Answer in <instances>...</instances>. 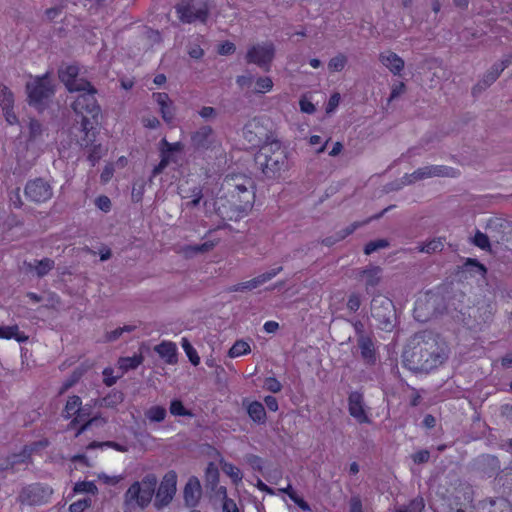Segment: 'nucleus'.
<instances>
[{"instance_id":"obj_1","label":"nucleus","mask_w":512,"mask_h":512,"mask_svg":"<svg viewBox=\"0 0 512 512\" xmlns=\"http://www.w3.org/2000/svg\"><path fill=\"white\" fill-rule=\"evenodd\" d=\"M253 182L245 176H227L223 183L224 194L215 200H205V215L218 216L223 221H238L251 210L255 194Z\"/></svg>"},{"instance_id":"obj_2","label":"nucleus","mask_w":512,"mask_h":512,"mask_svg":"<svg viewBox=\"0 0 512 512\" xmlns=\"http://www.w3.org/2000/svg\"><path fill=\"white\" fill-rule=\"evenodd\" d=\"M410 345L404 357L414 370L428 372L441 365L448 357L445 341L430 331L415 334Z\"/></svg>"},{"instance_id":"obj_3","label":"nucleus","mask_w":512,"mask_h":512,"mask_svg":"<svg viewBox=\"0 0 512 512\" xmlns=\"http://www.w3.org/2000/svg\"><path fill=\"white\" fill-rule=\"evenodd\" d=\"M255 163L264 176L269 179L279 178L289 169L286 148L276 139L267 141L260 147L255 155Z\"/></svg>"},{"instance_id":"obj_4","label":"nucleus","mask_w":512,"mask_h":512,"mask_svg":"<svg viewBox=\"0 0 512 512\" xmlns=\"http://www.w3.org/2000/svg\"><path fill=\"white\" fill-rule=\"evenodd\" d=\"M73 93H75L76 96L71 104L72 109L75 113L83 116L82 127L83 130H87L89 120L85 115L96 118L100 113V107L95 98L96 89L89 83L88 89L74 91Z\"/></svg>"},{"instance_id":"obj_5","label":"nucleus","mask_w":512,"mask_h":512,"mask_svg":"<svg viewBox=\"0 0 512 512\" xmlns=\"http://www.w3.org/2000/svg\"><path fill=\"white\" fill-rule=\"evenodd\" d=\"M157 485V477L146 475L142 481L134 482L125 493L126 504L136 503L139 507H146L152 500Z\"/></svg>"},{"instance_id":"obj_6","label":"nucleus","mask_w":512,"mask_h":512,"mask_svg":"<svg viewBox=\"0 0 512 512\" xmlns=\"http://www.w3.org/2000/svg\"><path fill=\"white\" fill-rule=\"evenodd\" d=\"M209 13L208 0H188L177 6L179 19L184 23L205 22Z\"/></svg>"},{"instance_id":"obj_7","label":"nucleus","mask_w":512,"mask_h":512,"mask_svg":"<svg viewBox=\"0 0 512 512\" xmlns=\"http://www.w3.org/2000/svg\"><path fill=\"white\" fill-rule=\"evenodd\" d=\"M274 56V44L271 41H265L251 45L246 52L245 59L247 63L255 64L268 71Z\"/></svg>"},{"instance_id":"obj_8","label":"nucleus","mask_w":512,"mask_h":512,"mask_svg":"<svg viewBox=\"0 0 512 512\" xmlns=\"http://www.w3.org/2000/svg\"><path fill=\"white\" fill-rule=\"evenodd\" d=\"M30 104L40 105L54 94L50 77L45 74L29 81L26 85Z\"/></svg>"},{"instance_id":"obj_9","label":"nucleus","mask_w":512,"mask_h":512,"mask_svg":"<svg viewBox=\"0 0 512 512\" xmlns=\"http://www.w3.org/2000/svg\"><path fill=\"white\" fill-rule=\"evenodd\" d=\"M458 175L454 168L443 165H428L420 167L411 174H405L402 183L405 185L413 184L417 181L433 177H456Z\"/></svg>"},{"instance_id":"obj_10","label":"nucleus","mask_w":512,"mask_h":512,"mask_svg":"<svg viewBox=\"0 0 512 512\" xmlns=\"http://www.w3.org/2000/svg\"><path fill=\"white\" fill-rule=\"evenodd\" d=\"M53 490L49 486L33 484L23 488L18 496L21 503L27 505H40L48 502Z\"/></svg>"},{"instance_id":"obj_11","label":"nucleus","mask_w":512,"mask_h":512,"mask_svg":"<svg viewBox=\"0 0 512 512\" xmlns=\"http://www.w3.org/2000/svg\"><path fill=\"white\" fill-rule=\"evenodd\" d=\"M59 78L70 93L88 89L89 82L79 77V68L75 65H68L59 70Z\"/></svg>"},{"instance_id":"obj_12","label":"nucleus","mask_w":512,"mask_h":512,"mask_svg":"<svg viewBox=\"0 0 512 512\" xmlns=\"http://www.w3.org/2000/svg\"><path fill=\"white\" fill-rule=\"evenodd\" d=\"M348 412L359 424L371 422L368 415L369 409L365 404L363 394L358 391H353L348 396Z\"/></svg>"},{"instance_id":"obj_13","label":"nucleus","mask_w":512,"mask_h":512,"mask_svg":"<svg viewBox=\"0 0 512 512\" xmlns=\"http://www.w3.org/2000/svg\"><path fill=\"white\" fill-rule=\"evenodd\" d=\"M25 195L32 202L42 203L51 199L53 192L49 183L43 179H35L26 184Z\"/></svg>"},{"instance_id":"obj_14","label":"nucleus","mask_w":512,"mask_h":512,"mask_svg":"<svg viewBox=\"0 0 512 512\" xmlns=\"http://www.w3.org/2000/svg\"><path fill=\"white\" fill-rule=\"evenodd\" d=\"M177 475L174 471H169L163 477L158 491L156 493V502L158 506L168 505L176 493Z\"/></svg>"},{"instance_id":"obj_15","label":"nucleus","mask_w":512,"mask_h":512,"mask_svg":"<svg viewBox=\"0 0 512 512\" xmlns=\"http://www.w3.org/2000/svg\"><path fill=\"white\" fill-rule=\"evenodd\" d=\"M371 315L383 326V329L390 328L392 326L391 318L393 316L392 302L387 298H374L371 303Z\"/></svg>"},{"instance_id":"obj_16","label":"nucleus","mask_w":512,"mask_h":512,"mask_svg":"<svg viewBox=\"0 0 512 512\" xmlns=\"http://www.w3.org/2000/svg\"><path fill=\"white\" fill-rule=\"evenodd\" d=\"M283 268L281 266L273 268L265 273H262L258 275L257 277H254L248 281H244L238 284L233 285L230 288L231 292H244V291H251L253 289H256L260 287L261 285L265 284L266 282L273 279L275 276H277Z\"/></svg>"},{"instance_id":"obj_17","label":"nucleus","mask_w":512,"mask_h":512,"mask_svg":"<svg viewBox=\"0 0 512 512\" xmlns=\"http://www.w3.org/2000/svg\"><path fill=\"white\" fill-rule=\"evenodd\" d=\"M191 144L197 150H208L217 144L214 130L210 126H202L191 135Z\"/></svg>"},{"instance_id":"obj_18","label":"nucleus","mask_w":512,"mask_h":512,"mask_svg":"<svg viewBox=\"0 0 512 512\" xmlns=\"http://www.w3.org/2000/svg\"><path fill=\"white\" fill-rule=\"evenodd\" d=\"M356 279L365 285L366 292L379 285L382 279V268L375 265H368L356 270Z\"/></svg>"},{"instance_id":"obj_19","label":"nucleus","mask_w":512,"mask_h":512,"mask_svg":"<svg viewBox=\"0 0 512 512\" xmlns=\"http://www.w3.org/2000/svg\"><path fill=\"white\" fill-rule=\"evenodd\" d=\"M437 297L434 295H426L423 298H419L414 307V317L420 322H426L435 315V304Z\"/></svg>"},{"instance_id":"obj_20","label":"nucleus","mask_w":512,"mask_h":512,"mask_svg":"<svg viewBox=\"0 0 512 512\" xmlns=\"http://www.w3.org/2000/svg\"><path fill=\"white\" fill-rule=\"evenodd\" d=\"M26 273L43 278L55 268V261L51 258L33 259L24 263Z\"/></svg>"},{"instance_id":"obj_21","label":"nucleus","mask_w":512,"mask_h":512,"mask_svg":"<svg viewBox=\"0 0 512 512\" xmlns=\"http://www.w3.org/2000/svg\"><path fill=\"white\" fill-rule=\"evenodd\" d=\"M474 509V512H512L509 501L502 497L484 499Z\"/></svg>"},{"instance_id":"obj_22","label":"nucleus","mask_w":512,"mask_h":512,"mask_svg":"<svg viewBox=\"0 0 512 512\" xmlns=\"http://www.w3.org/2000/svg\"><path fill=\"white\" fill-rule=\"evenodd\" d=\"M357 346L360 350L361 358L364 363L367 365H374L377 361V353L373 340L364 333H360L357 337Z\"/></svg>"},{"instance_id":"obj_23","label":"nucleus","mask_w":512,"mask_h":512,"mask_svg":"<svg viewBox=\"0 0 512 512\" xmlns=\"http://www.w3.org/2000/svg\"><path fill=\"white\" fill-rule=\"evenodd\" d=\"M380 63L393 75H400L404 69V60L395 52L387 50L379 54Z\"/></svg>"},{"instance_id":"obj_24","label":"nucleus","mask_w":512,"mask_h":512,"mask_svg":"<svg viewBox=\"0 0 512 512\" xmlns=\"http://www.w3.org/2000/svg\"><path fill=\"white\" fill-rule=\"evenodd\" d=\"M153 99L159 106L162 119L171 123L175 117V107L169 95L163 92L153 93Z\"/></svg>"},{"instance_id":"obj_25","label":"nucleus","mask_w":512,"mask_h":512,"mask_svg":"<svg viewBox=\"0 0 512 512\" xmlns=\"http://www.w3.org/2000/svg\"><path fill=\"white\" fill-rule=\"evenodd\" d=\"M201 495V486L197 478L188 480L184 488V499L187 505L195 506Z\"/></svg>"},{"instance_id":"obj_26","label":"nucleus","mask_w":512,"mask_h":512,"mask_svg":"<svg viewBox=\"0 0 512 512\" xmlns=\"http://www.w3.org/2000/svg\"><path fill=\"white\" fill-rule=\"evenodd\" d=\"M154 350L167 364H175L177 362V347L174 343L164 341L155 346Z\"/></svg>"},{"instance_id":"obj_27","label":"nucleus","mask_w":512,"mask_h":512,"mask_svg":"<svg viewBox=\"0 0 512 512\" xmlns=\"http://www.w3.org/2000/svg\"><path fill=\"white\" fill-rule=\"evenodd\" d=\"M512 60L510 57L501 60L498 63H495L484 75L483 82L486 86L491 85L494 83L501 73L511 64Z\"/></svg>"},{"instance_id":"obj_28","label":"nucleus","mask_w":512,"mask_h":512,"mask_svg":"<svg viewBox=\"0 0 512 512\" xmlns=\"http://www.w3.org/2000/svg\"><path fill=\"white\" fill-rule=\"evenodd\" d=\"M0 338L6 340L15 339L19 343H24L28 340V336L19 330L18 325L0 326Z\"/></svg>"},{"instance_id":"obj_29","label":"nucleus","mask_w":512,"mask_h":512,"mask_svg":"<svg viewBox=\"0 0 512 512\" xmlns=\"http://www.w3.org/2000/svg\"><path fill=\"white\" fill-rule=\"evenodd\" d=\"M81 398L79 396L73 395L68 398L65 407L62 412V416L65 419H70L72 417H77L78 412L81 411Z\"/></svg>"},{"instance_id":"obj_30","label":"nucleus","mask_w":512,"mask_h":512,"mask_svg":"<svg viewBox=\"0 0 512 512\" xmlns=\"http://www.w3.org/2000/svg\"><path fill=\"white\" fill-rule=\"evenodd\" d=\"M247 413L249 417L257 423H264L266 419L265 408L262 403L258 401L250 402L247 405Z\"/></svg>"},{"instance_id":"obj_31","label":"nucleus","mask_w":512,"mask_h":512,"mask_svg":"<svg viewBox=\"0 0 512 512\" xmlns=\"http://www.w3.org/2000/svg\"><path fill=\"white\" fill-rule=\"evenodd\" d=\"M216 241H206L200 245H189L186 246L183 251L186 256H193L199 253H205L212 250L216 246Z\"/></svg>"},{"instance_id":"obj_32","label":"nucleus","mask_w":512,"mask_h":512,"mask_svg":"<svg viewBox=\"0 0 512 512\" xmlns=\"http://www.w3.org/2000/svg\"><path fill=\"white\" fill-rule=\"evenodd\" d=\"M220 465L222 471L231 478L233 483L238 484L239 482L242 481L243 474L238 467H236L232 463L225 461H222Z\"/></svg>"},{"instance_id":"obj_33","label":"nucleus","mask_w":512,"mask_h":512,"mask_svg":"<svg viewBox=\"0 0 512 512\" xmlns=\"http://www.w3.org/2000/svg\"><path fill=\"white\" fill-rule=\"evenodd\" d=\"M250 351H251L250 345L246 341L238 340L229 349L228 356L230 358H237L239 356L250 353Z\"/></svg>"},{"instance_id":"obj_34","label":"nucleus","mask_w":512,"mask_h":512,"mask_svg":"<svg viewBox=\"0 0 512 512\" xmlns=\"http://www.w3.org/2000/svg\"><path fill=\"white\" fill-rule=\"evenodd\" d=\"M347 62V56L342 53H338L329 60L328 69L330 72H341L347 65Z\"/></svg>"},{"instance_id":"obj_35","label":"nucleus","mask_w":512,"mask_h":512,"mask_svg":"<svg viewBox=\"0 0 512 512\" xmlns=\"http://www.w3.org/2000/svg\"><path fill=\"white\" fill-rule=\"evenodd\" d=\"M281 492L287 494L289 498L303 511H310L309 504L304 501L301 497H299L296 492L293 490L292 486L288 484L287 487L281 488Z\"/></svg>"},{"instance_id":"obj_36","label":"nucleus","mask_w":512,"mask_h":512,"mask_svg":"<svg viewBox=\"0 0 512 512\" xmlns=\"http://www.w3.org/2000/svg\"><path fill=\"white\" fill-rule=\"evenodd\" d=\"M181 346L184 352L186 353L187 357L189 358L190 362L194 366H197L200 363V357L198 356V353L195 350V348L191 345L190 341L187 338L183 337L181 339Z\"/></svg>"},{"instance_id":"obj_37","label":"nucleus","mask_w":512,"mask_h":512,"mask_svg":"<svg viewBox=\"0 0 512 512\" xmlns=\"http://www.w3.org/2000/svg\"><path fill=\"white\" fill-rule=\"evenodd\" d=\"M143 361L141 355H134L132 357H124L119 360V367L124 371L137 368Z\"/></svg>"},{"instance_id":"obj_38","label":"nucleus","mask_w":512,"mask_h":512,"mask_svg":"<svg viewBox=\"0 0 512 512\" xmlns=\"http://www.w3.org/2000/svg\"><path fill=\"white\" fill-rule=\"evenodd\" d=\"M14 105V95L11 90L4 86L0 85V106L2 109H7L9 107H13Z\"/></svg>"},{"instance_id":"obj_39","label":"nucleus","mask_w":512,"mask_h":512,"mask_svg":"<svg viewBox=\"0 0 512 512\" xmlns=\"http://www.w3.org/2000/svg\"><path fill=\"white\" fill-rule=\"evenodd\" d=\"M151 422H161L166 417V409L162 406H152L145 413Z\"/></svg>"},{"instance_id":"obj_40","label":"nucleus","mask_w":512,"mask_h":512,"mask_svg":"<svg viewBox=\"0 0 512 512\" xmlns=\"http://www.w3.org/2000/svg\"><path fill=\"white\" fill-rule=\"evenodd\" d=\"M443 247H444L443 241L440 238H438V239H433V240L421 245L419 247V251L428 253V254H432V253L441 251L443 249Z\"/></svg>"},{"instance_id":"obj_41","label":"nucleus","mask_w":512,"mask_h":512,"mask_svg":"<svg viewBox=\"0 0 512 512\" xmlns=\"http://www.w3.org/2000/svg\"><path fill=\"white\" fill-rule=\"evenodd\" d=\"M256 87L254 89L255 93H267L272 90L273 88V81L268 76L259 77L256 80Z\"/></svg>"},{"instance_id":"obj_42","label":"nucleus","mask_w":512,"mask_h":512,"mask_svg":"<svg viewBox=\"0 0 512 512\" xmlns=\"http://www.w3.org/2000/svg\"><path fill=\"white\" fill-rule=\"evenodd\" d=\"M124 397L119 391H113L102 400V405L108 408H114L122 403Z\"/></svg>"},{"instance_id":"obj_43","label":"nucleus","mask_w":512,"mask_h":512,"mask_svg":"<svg viewBox=\"0 0 512 512\" xmlns=\"http://www.w3.org/2000/svg\"><path fill=\"white\" fill-rule=\"evenodd\" d=\"M182 197L184 199L190 198V200L185 203L186 208H194L200 204L203 194L202 190L199 187H194L189 196Z\"/></svg>"},{"instance_id":"obj_44","label":"nucleus","mask_w":512,"mask_h":512,"mask_svg":"<svg viewBox=\"0 0 512 512\" xmlns=\"http://www.w3.org/2000/svg\"><path fill=\"white\" fill-rule=\"evenodd\" d=\"M424 508V501L422 498H416L410 501V503L402 508H399L396 512H422Z\"/></svg>"},{"instance_id":"obj_45","label":"nucleus","mask_w":512,"mask_h":512,"mask_svg":"<svg viewBox=\"0 0 512 512\" xmlns=\"http://www.w3.org/2000/svg\"><path fill=\"white\" fill-rule=\"evenodd\" d=\"M161 145H162L161 154L165 153L169 157H170L171 153L179 152L183 148V145L181 142L170 143L166 139L161 140Z\"/></svg>"},{"instance_id":"obj_46","label":"nucleus","mask_w":512,"mask_h":512,"mask_svg":"<svg viewBox=\"0 0 512 512\" xmlns=\"http://www.w3.org/2000/svg\"><path fill=\"white\" fill-rule=\"evenodd\" d=\"M366 222H353L352 224H350L349 226H347L346 228L338 231L336 233V240H343L345 239L346 237H348L349 235H351L356 229H358L359 227L365 225Z\"/></svg>"},{"instance_id":"obj_47","label":"nucleus","mask_w":512,"mask_h":512,"mask_svg":"<svg viewBox=\"0 0 512 512\" xmlns=\"http://www.w3.org/2000/svg\"><path fill=\"white\" fill-rule=\"evenodd\" d=\"M388 245H389V243L385 239H379V240H376V241H371V242L366 244V246L364 248V253L366 255H370V254H372L373 252H375V251H377L379 249L386 248Z\"/></svg>"},{"instance_id":"obj_48","label":"nucleus","mask_w":512,"mask_h":512,"mask_svg":"<svg viewBox=\"0 0 512 512\" xmlns=\"http://www.w3.org/2000/svg\"><path fill=\"white\" fill-rule=\"evenodd\" d=\"M170 413L175 416H190L191 413L186 410L180 400H173L170 404Z\"/></svg>"},{"instance_id":"obj_49","label":"nucleus","mask_w":512,"mask_h":512,"mask_svg":"<svg viewBox=\"0 0 512 512\" xmlns=\"http://www.w3.org/2000/svg\"><path fill=\"white\" fill-rule=\"evenodd\" d=\"M473 243L483 249V250H486V249H489L490 248V242H489V238L486 234L480 232V231H477L474 235V239H473Z\"/></svg>"},{"instance_id":"obj_50","label":"nucleus","mask_w":512,"mask_h":512,"mask_svg":"<svg viewBox=\"0 0 512 512\" xmlns=\"http://www.w3.org/2000/svg\"><path fill=\"white\" fill-rule=\"evenodd\" d=\"M258 127V122L256 120H253L251 122H249L245 127H244V136L245 138L250 142V143H255L256 142V138H257V134L254 133V129H256Z\"/></svg>"},{"instance_id":"obj_51","label":"nucleus","mask_w":512,"mask_h":512,"mask_svg":"<svg viewBox=\"0 0 512 512\" xmlns=\"http://www.w3.org/2000/svg\"><path fill=\"white\" fill-rule=\"evenodd\" d=\"M43 133V129L41 124L34 119L30 120L29 123V137L31 140H36L38 137H40Z\"/></svg>"},{"instance_id":"obj_52","label":"nucleus","mask_w":512,"mask_h":512,"mask_svg":"<svg viewBox=\"0 0 512 512\" xmlns=\"http://www.w3.org/2000/svg\"><path fill=\"white\" fill-rule=\"evenodd\" d=\"M75 492L78 493H92L97 492V487L93 482H79L75 485Z\"/></svg>"},{"instance_id":"obj_53","label":"nucleus","mask_w":512,"mask_h":512,"mask_svg":"<svg viewBox=\"0 0 512 512\" xmlns=\"http://www.w3.org/2000/svg\"><path fill=\"white\" fill-rule=\"evenodd\" d=\"M361 305V296L357 293H351L347 300V309L350 312H356Z\"/></svg>"},{"instance_id":"obj_54","label":"nucleus","mask_w":512,"mask_h":512,"mask_svg":"<svg viewBox=\"0 0 512 512\" xmlns=\"http://www.w3.org/2000/svg\"><path fill=\"white\" fill-rule=\"evenodd\" d=\"M264 388L272 393H278L282 389L281 383L274 377H268L264 382Z\"/></svg>"},{"instance_id":"obj_55","label":"nucleus","mask_w":512,"mask_h":512,"mask_svg":"<svg viewBox=\"0 0 512 512\" xmlns=\"http://www.w3.org/2000/svg\"><path fill=\"white\" fill-rule=\"evenodd\" d=\"M95 205L98 209L104 212H109L112 206L111 200L105 195L97 197L95 200Z\"/></svg>"},{"instance_id":"obj_56","label":"nucleus","mask_w":512,"mask_h":512,"mask_svg":"<svg viewBox=\"0 0 512 512\" xmlns=\"http://www.w3.org/2000/svg\"><path fill=\"white\" fill-rule=\"evenodd\" d=\"M123 478L124 477L122 475L109 476L105 473L98 474V479L100 481H102L104 484L112 485V486L118 484L120 481L123 480Z\"/></svg>"},{"instance_id":"obj_57","label":"nucleus","mask_w":512,"mask_h":512,"mask_svg":"<svg viewBox=\"0 0 512 512\" xmlns=\"http://www.w3.org/2000/svg\"><path fill=\"white\" fill-rule=\"evenodd\" d=\"M105 423V421L103 419H100L98 417H93L89 420H87L77 431L76 433V437L80 436L83 432H85L86 430H88L92 425L94 424H103Z\"/></svg>"},{"instance_id":"obj_58","label":"nucleus","mask_w":512,"mask_h":512,"mask_svg":"<svg viewBox=\"0 0 512 512\" xmlns=\"http://www.w3.org/2000/svg\"><path fill=\"white\" fill-rule=\"evenodd\" d=\"M90 506V500L82 499L72 503L69 507L70 512H83Z\"/></svg>"},{"instance_id":"obj_59","label":"nucleus","mask_w":512,"mask_h":512,"mask_svg":"<svg viewBox=\"0 0 512 512\" xmlns=\"http://www.w3.org/2000/svg\"><path fill=\"white\" fill-rule=\"evenodd\" d=\"M300 110L303 113L313 114L316 111L315 105L306 97H302L299 101Z\"/></svg>"},{"instance_id":"obj_60","label":"nucleus","mask_w":512,"mask_h":512,"mask_svg":"<svg viewBox=\"0 0 512 512\" xmlns=\"http://www.w3.org/2000/svg\"><path fill=\"white\" fill-rule=\"evenodd\" d=\"M349 512H363L362 501L358 495L350 498Z\"/></svg>"},{"instance_id":"obj_61","label":"nucleus","mask_w":512,"mask_h":512,"mask_svg":"<svg viewBox=\"0 0 512 512\" xmlns=\"http://www.w3.org/2000/svg\"><path fill=\"white\" fill-rule=\"evenodd\" d=\"M406 90V86L403 82H399L397 84H394L391 89V94L389 97V101H393L400 95H402Z\"/></svg>"},{"instance_id":"obj_62","label":"nucleus","mask_w":512,"mask_h":512,"mask_svg":"<svg viewBox=\"0 0 512 512\" xmlns=\"http://www.w3.org/2000/svg\"><path fill=\"white\" fill-rule=\"evenodd\" d=\"M90 416V406L88 405H85V406H82L81 405V411L78 412V416L75 417L70 425H74L75 423H78V422H81V421H84L86 420V418H88Z\"/></svg>"},{"instance_id":"obj_63","label":"nucleus","mask_w":512,"mask_h":512,"mask_svg":"<svg viewBox=\"0 0 512 512\" xmlns=\"http://www.w3.org/2000/svg\"><path fill=\"white\" fill-rule=\"evenodd\" d=\"M113 174H114V167H113V165L108 164L103 169V171L100 175V179L103 183H107L111 180V178L113 177Z\"/></svg>"},{"instance_id":"obj_64","label":"nucleus","mask_w":512,"mask_h":512,"mask_svg":"<svg viewBox=\"0 0 512 512\" xmlns=\"http://www.w3.org/2000/svg\"><path fill=\"white\" fill-rule=\"evenodd\" d=\"M223 512H240L236 503L232 499L225 498L223 502Z\"/></svg>"}]
</instances>
